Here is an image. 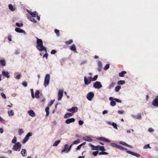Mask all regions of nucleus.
I'll return each instance as SVG.
<instances>
[{"label": "nucleus", "mask_w": 158, "mask_h": 158, "mask_svg": "<svg viewBox=\"0 0 158 158\" xmlns=\"http://www.w3.org/2000/svg\"><path fill=\"white\" fill-rule=\"evenodd\" d=\"M127 72L125 71H122V72L119 73V76L120 77H124L125 76V74H126Z\"/></svg>", "instance_id": "nucleus-24"}, {"label": "nucleus", "mask_w": 158, "mask_h": 158, "mask_svg": "<svg viewBox=\"0 0 158 158\" xmlns=\"http://www.w3.org/2000/svg\"><path fill=\"white\" fill-rule=\"evenodd\" d=\"M98 153V151L93 152V155L94 156H96Z\"/></svg>", "instance_id": "nucleus-51"}, {"label": "nucleus", "mask_w": 158, "mask_h": 158, "mask_svg": "<svg viewBox=\"0 0 158 158\" xmlns=\"http://www.w3.org/2000/svg\"><path fill=\"white\" fill-rule=\"evenodd\" d=\"M87 62V61L86 60H84V61H83L82 62H81V64H80V65H83V64H85V63H86Z\"/></svg>", "instance_id": "nucleus-59"}, {"label": "nucleus", "mask_w": 158, "mask_h": 158, "mask_svg": "<svg viewBox=\"0 0 158 158\" xmlns=\"http://www.w3.org/2000/svg\"><path fill=\"white\" fill-rule=\"evenodd\" d=\"M83 139L84 140L88 141L89 142L92 141L93 140L92 138L88 136H86L84 137L83 138Z\"/></svg>", "instance_id": "nucleus-14"}, {"label": "nucleus", "mask_w": 158, "mask_h": 158, "mask_svg": "<svg viewBox=\"0 0 158 158\" xmlns=\"http://www.w3.org/2000/svg\"><path fill=\"white\" fill-rule=\"evenodd\" d=\"M116 103L115 101H113L110 102V104L112 106H114L116 105Z\"/></svg>", "instance_id": "nucleus-39"}, {"label": "nucleus", "mask_w": 158, "mask_h": 158, "mask_svg": "<svg viewBox=\"0 0 158 158\" xmlns=\"http://www.w3.org/2000/svg\"><path fill=\"white\" fill-rule=\"evenodd\" d=\"M15 31L17 32L23 33L24 34L26 33L25 31L23 30L18 27H16L15 29Z\"/></svg>", "instance_id": "nucleus-13"}, {"label": "nucleus", "mask_w": 158, "mask_h": 158, "mask_svg": "<svg viewBox=\"0 0 158 158\" xmlns=\"http://www.w3.org/2000/svg\"><path fill=\"white\" fill-rule=\"evenodd\" d=\"M56 52V50H52L51 52V54H54Z\"/></svg>", "instance_id": "nucleus-56"}, {"label": "nucleus", "mask_w": 158, "mask_h": 158, "mask_svg": "<svg viewBox=\"0 0 158 158\" xmlns=\"http://www.w3.org/2000/svg\"><path fill=\"white\" fill-rule=\"evenodd\" d=\"M19 134V135L23 134V130L22 129H19L18 131Z\"/></svg>", "instance_id": "nucleus-49"}, {"label": "nucleus", "mask_w": 158, "mask_h": 158, "mask_svg": "<svg viewBox=\"0 0 158 158\" xmlns=\"http://www.w3.org/2000/svg\"><path fill=\"white\" fill-rule=\"evenodd\" d=\"M17 141L16 138L15 137L14 139L12 140V143H15Z\"/></svg>", "instance_id": "nucleus-50"}, {"label": "nucleus", "mask_w": 158, "mask_h": 158, "mask_svg": "<svg viewBox=\"0 0 158 158\" xmlns=\"http://www.w3.org/2000/svg\"><path fill=\"white\" fill-rule=\"evenodd\" d=\"M114 100L116 101L117 102L121 103L122 102V101L121 100H120L117 98H114Z\"/></svg>", "instance_id": "nucleus-54"}, {"label": "nucleus", "mask_w": 158, "mask_h": 158, "mask_svg": "<svg viewBox=\"0 0 158 158\" xmlns=\"http://www.w3.org/2000/svg\"><path fill=\"white\" fill-rule=\"evenodd\" d=\"M93 86L95 88L99 89L102 87V85L100 82L97 81L94 83Z\"/></svg>", "instance_id": "nucleus-4"}, {"label": "nucleus", "mask_w": 158, "mask_h": 158, "mask_svg": "<svg viewBox=\"0 0 158 158\" xmlns=\"http://www.w3.org/2000/svg\"><path fill=\"white\" fill-rule=\"evenodd\" d=\"M54 31L58 36H60L59 31L58 30L56 29Z\"/></svg>", "instance_id": "nucleus-40"}, {"label": "nucleus", "mask_w": 158, "mask_h": 158, "mask_svg": "<svg viewBox=\"0 0 158 158\" xmlns=\"http://www.w3.org/2000/svg\"><path fill=\"white\" fill-rule=\"evenodd\" d=\"M98 67H102V64L101 61H98Z\"/></svg>", "instance_id": "nucleus-44"}, {"label": "nucleus", "mask_w": 158, "mask_h": 158, "mask_svg": "<svg viewBox=\"0 0 158 158\" xmlns=\"http://www.w3.org/2000/svg\"><path fill=\"white\" fill-rule=\"evenodd\" d=\"M11 37L12 36L11 35H9L8 36V40L10 41H12Z\"/></svg>", "instance_id": "nucleus-63"}, {"label": "nucleus", "mask_w": 158, "mask_h": 158, "mask_svg": "<svg viewBox=\"0 0 158 158\" xmlns=\"http://www.w3.org/2000/svg\"><path fill=\"white\" fill-rule=\"evenodd\" d=\"M16 25L17 26L19 27H22L23 26V24L22 23H21L20 24L18 23H16Z\"/></svg>", "instance_id": "nucleus-42"}, {"label": "nucleus", "mask_w": 158, "mask_h": 158, "mask_svg": "<svg viewBox=\"0 0 158 158\" xmlns=\"http://www.w3.org/2000/svg\"><path fill=\"white\" fill-rule=\"evenodd\" d=\"M69 149V145L67 144H66L65 145L64 148V149H63L62 151V152H64L66 151H68V149Z\"/></svg>", "instance_id": "nucleus-25"}, {"label": "nucleus", "mask_w": 158, "mask_h": 158, "mask_svg": "<svg viewBox=\"0 0 158 158\" xmlns=\"http://www.w3.org/2000/svg\"><path fill=\"white\" fill-rule=\"evenodd\" d=\"M28 19L33 22L36 23V20L32 17H28Z\"/></svg>", "instance_id": "nucleus-27"}, {"label": "nucleus", "mask_w": 158, "mask_h": 158, "mask_svg": "<svg viewBox=\"0 0 158 158\" xmlns=\"http://www.w3.org/2000/svg\"><path fill=\"white\" fill-rule=\"evenodd\" d=\"M97 139L100 140H102L106 142H110V141L108 139L104 137H100L97 138Z\"/></svg>", "instance_id": "nucleus-11"}, {"label": "nucleus", "mask_w": 158, "mask_h": 158, "mask_svg": "<svg viewBox=\"0 0 158 158\" xmlns=\"http://www.w3.org/2000/svg\"><path fill=\"white\" fill-rule=\"evenodd\" d=\"M80 139H78L74 141L73 143V144H77L80 142Z\"/></svg>", "instance_id": "nucleus-45"}, {"label": "nucleus", "mask_w": 158, "mask_h": 158, "mask_svg": "<svg viewBox=\"0 0 158 158\" xmlns=\"http://www.w3.org/2000/svg\"><path fill=\"white\" fill-rule=\"evenodd\" d=\"M73 42V40H70L69 41H67L65 42V43L67 45H69L71 44Z\"/></svg>", "instance_id": "nucleus-33"}, {"label": "nucleus", "mask_w": 158, "mask_h": 158, "mask_svg": "<svg viewBox=\"0 0 158 158\" xmlns=\"http://www.w3.org/2000/svg\"><path fill=\"white\" fill-rule=\"evenodd\" d=\"M99 149L102 151H105L106 150L105 148H104V146H99Z\"/></svg>", "instance_id": "nucleus-36"}, {"label": "nucleus", "mask_w": 158, "mask_h": 158, "mask_svg": "<svg viewBox=\"0 0 158 158\" xmlns=\"http://www.w3.org/2000/svg\"><path fill=\"white\" fill-rule=\"evenodd\" d=\"M115 84V83L114 82H112L109 85L108 88L109 89H110L113 88Z\"/></svg>", "instance_id": "nucleus-30"}, {"label": "nucleus", "mask_w": 158, "mask_h": 158, "mask_svg": "<svg viewBox=\"0 0 158 158\" xmlns=\"http://www.w3.org/2000/svg\"><path fill=\"white\" fill-rule=\"evenodd\" d=\"M150 148H151L150 147L149 144H146L143 147V148L145 149Z\"/></svg>", "instance_id": "nucleus-47"}, {"label": "nucleus", "mask_w": 158, "mask_h": 158, "mask_svg": "<svg viewBox=\"0 0 158 158\" xmlns=\"http://www.w3.org/2000/svg\"><path fill=\"white\" fill-rule=\"evenodd\" d=\"M8 114L9 116H13L14 115V112L12 110H11L8 111Z\"/></svg>", "instance_id": "nucleus-32"}, {"label": "nucleus", "mask_w": 158, "mask_h": 158, "mask_svg": "<svg viewBox=\"0 0 158 158\" xmlns=\"http://www.w3.org/2000/svg\"><path fill=\"white\" fill-rule=\"evenodd\" d=\"M21 153L23 156H27V152L26 150L23 149L21 152Z\"/></svg>", "instance_id": "nucleus-22"}, {"label": "nucleus", "mask_w": 158, "mask_h": 158, "mask_svg": "<svg viewBox=\"0 0 158 158\" xmlns=\"http://www.w3.org/2000/svg\"><path fill=\"white\" fill-rule=\"evenodd\" d=\"M154 131V130L152 128H149V129H148V131L149 132H153Z\"/></svg>", "instance_id": "nucleus-64"}, {"label": "nucleus", "mask_w": 158, "mask_h": 158, "mask_svg": "<svg viewBox=\"0 0 158 158\" xmlns=\"http://www.w3.org/2000/svg\"><path fill=\"white\" fill-rule=\"evenodd\" d=\"M127 153L138 157H139L140 156L139 154L133 152H131L130 151H127Z\"/></svg>", "instance_id": "nucleus-12"}, {"label": "nucleus", "mask_w": 158, "mask_h": 158, "mask_svg": "<svg viewBox=\"0 0 158 158\" xmlns=\"http://www.w3.org/2000/svg\"><path fill=\"white\" fill-rule=\"evenodd\" d=\"M60 140H57V141H55L54 142V144H53V146H57L58 145V143H60Z\"/></svg>", "instance_id": "nucleus-38"}, {"label": "nucleus", "mask_w": 158, "mask_h": 158, "mask_svg": "<svg viewBox=\"0 0 158 158\" xmlns=\"http://www.w3.org/2000/svg\"><path fill=\"white\" fill-rule=\"evenodd\" d=\"M98 77V75H95L93 78H91V81H96Z\"/></svg>", "instance_id": "nucleus-41"}, {"label": "nucleus", "mask_w": 158, "mask_h": 158, "mask_svg": "<svg viewBox=\"0 0 158 158\" xmlns=\"http://www.w3.org/2000/svg\"><path fill=\"white\" fill-rule=\"evenodd\" d=\"M1 95L2 96L3 98H4V99L6 98V96L4 94V93H1Z\"/></svg>", "instance_id": "nucleus-58"}, {"label": "nucleus", "mask_w": 158, "mask_h": 158, "mask_svg": "<svg viewBox=\"0 0 158 158\" xmlns=\"http://www.w3.org/2000/svg\"><path fill=\"white\" fill-rule=\"evenodd\" d=\"M108 154V153L105 152H99V155H107Z\"/></svg>", "instance_id": "nucleus-43"}, {"label": "nucleus", "mask_w": 158, "mask_h": 158, "mask_svg": "<svg viewBox=\"0 0 158 158\" xmlns=\"http://www.w3.org/2000/svg\"><path fill=\"white\" fill-rule=\"evenodd\" d=\"M55 101V100H52L50 102V103L49 104L48 106H51L54 103V102Z\"/></svg>", "instance_id": "nucleus-53"}, {"label": "nucleus", "mask_w": 158, "mask_h": 158, "mask_svg": "<svg viewBox=\"0 0 158 158\" xmlns=\"http://www.w3.org/2000/svg\"><path fill=\"white\" fill-rule=\"evenodd\" d=\"M112 125L116 129H118L117 127V125L114 122H113L112 123Z\"/></svg>", "instance_id": "nucleus-46"}, {"label": "nucleus", "mask_w": 158, "mask_h": 158, "mask_svg": "<svg viewBox=\"0 0 158 158\" xmlns=\"http://www.w3.org/2000/svg\"><path fill=\"white\" fill-rule=\"evenodd\" d=\"M63 89H60L58 91V100L59 101L60 100L63 96Z\"/></svg>", "instance_id": "nucleus-8"}, {"label": "nucleus", "mask_w": 158, "mask_h": 158, "mask_svg": "<svg viewBox=\"0 0 158 158\" xmlns=\"http://www.w3.org/2000/svg\"><path fill=\"white\" fill-rule=\"evenodd\" d=\"M78 123L80 125H81L83 124V123H84V122L82 120H80L78 122Z\"/></svg>", "instance_id": "nucleus-57"}, {"label": "nucleus", "mask_w": 158, "mask_h": 158, "mask_svg": "<svg viewBox=\"0 0 158 158\" xmlns=\"http://www.w3.org/2000/svg\"><path fill=\"white\" fill-rule=\"evenodd\" d=\"M75 121V119L73 118H72L67 119L65 121V123L67 124H69L71 123L74 122Z\"/></svg>", "instance_id": "nucleus-15"}, {"label": "nucleus", "mask_w": 158, "mask_h": 158, "mask_svg": "<svg viewBox=\"0 0 158 158\" xmlns=\"http://www.w3.org/2000/svg\"><path fill=\"white\" fill-rule=\"evenodd\" d=\"M92 77H88V78L86 77H84V80L85 84L86 85H88L89 84L91 83V81Z\"/></svg>", "instance_id": "nucleus-5"}, {"label": "nucleus", "mask_w": 158, "mask_h": 158, "mask_svg": "<svg viewBox=\"0 0 158 158\" xmlns=\"http://www.w3.org/2000/svg\"><path fill=\"white\" fill-rule=\"evenodd\" d=\"M2 75L4 77L9 78L10 77V75L9 74V73L7 72H5L3 71L2 72Z\"/></svg>", "instance_id": "nucleus-21"}, {"label": "nucleus", "mask_w": 158, "mask_h": 158, "mask_svg": "<svg viewBox=\"0 0 158 158\" xmlns=\"http://www.w3.org/2000/svg\"><path fill=\"white\" fill-rule=\"evenodd\" d=\"M9 8L11 11H14L15 10V8L13 7L11 4H9L8 6Z\"/></svg>", "instance_id": "nucleus-26"}, {"label": "nucleus", "mask_w": 158, "mask_h": 158, "mask_svg": "<svg viewBox=\"0 0 158 158\" xmlns=\"http://www.w3.org/2000/svg\"><path fill=\"white\" fill-rule=\"evenodd\" d=\"M40 93L39 90H38L36 91L35 94V96L36 98L37 99L40 98Z\"/></svg>", "instance_id": "nucleus-28"}, {"label": "nucleus", "mask_w": 158, "mask_h": 158, "mask_svg": "<svg viewBox=\"0 0 158 158\" xmlns=\"http://www.w3.org/2000/svg\"><path fill=\"white\" fill-rule=\"evenodd\" d=\"M68 111L73 113H75L77 111V107L75 106L71 108L68 109Z\"/></svg>", "instance_id": "nucleus-10"}, {"label": "nucleus", "mask_w": 158, "mask_h": 158, "mask_svg": "<svg viewBox=\"0 0 158 158\" xmlns=\"http://www.w3.org/2000/svg\"><path fill=\"white\" fill-rule=\"evenodd\" d=\"M32 135V133L31 132L28 133L25 137V138L23 139L22 142L24 143H25L27 140L29 139V137Z\"/></svg>", "instance_id": "nucleus-6"}, {"label": "nucleus", "mask_w": 158, "mask_h": 158, "mask_svg": "<svg viewBox=\"0 0 158 158\" xmlns=\"http://www.w3.org/2000/svg\"><path fill=\"white\" fill-rule=\"evenodd\" d=\"M121 87L120 86L118 85L116 86L115 88V91L116 92H117L119 91V90L121 89Z\"/></svg>", "instance_id": "nucleus-37"}, {"label": "nucleus", "mask_w": 158, "mask_h": 158, "mask_svg": "<svg viewBox=\"0 0 158 158\" xmlns=\"http://www.w3.org/2000/svg\"><path fill=\"white\" fill-rule=\"evenodd\" d=\"M125 82L124 80H120L118 81L117 84L118 85H123L125 83Z\"/></svg>", "instance_id": "nucleus-31"}, {"label": "nucleus", "mask_w": 158, "mask_h": 158, "mask_svg": "<svg viewBox=\"0 0 158 158\" xmlns=\"http://www.w3.org/2000/svg\"><path fill=\"white\" fill-rule=\"evenodd\" d=\"M49 108L48 107H47L45 109V111L46 113V116H48L49 114Z\"/></svg>", "instance_id": "nucleus-34"}, {"label": "nucleus", "mask_w": 158, "mask_h": 158, "mask_svg": "<svg viewBox=\"0 0 158 158\" xmlns=\"http://www.w3.org/2000/svg\"><path fill=\"white\" fill-rule=\"evenodd\" d=\"M81 145L80 144V145H79V146H78L77 147V148H76V150L77 151V150H80V149L81 148Z\"/></svg>", "instance_id": "nucleus-60"}, {"label": "nucleus", "mask_w": 158, "mask_h": 158, "mask_svg": "<svg viewBox=\"0 0 158 158\" xmlns=\"http://www.w3.org/2000/svg\"><path fill=\"white\" fill-rule=\"evenodd\" d=\"M116 148L121 150H127V148H124L123 147L117 144Z\"/></svg>", "instance_id": "nucleus-29"}, {"label": "nucleus", "mask_w": 158, "mask_h": 158, "mask_svg": "<svg viewBox=\"0 0 158 158\" xmlns=\"http://www.w3.org/2000/svg\"><path fill=\"white\" fill-rule=\"evenodd\" d=\"M36 48L40 51H42L44 50L47 52L46 48L43 45V42L41 39H39L36 37Z\"/></svg>", "instance_id": "nucleus-1"}, {"label": "nucleus", "mask_w": 158, "mask_h": 158, "mask_svg": "<svg viewBox=\"0 0 158 158\" xmlns=\"http://www.w3.org/2000/svg\"><path fill=\"white\" fill-rule=\"evenodd\" d=\"M0 64L2 66H5L6 65L5 61L4 60H0Z\"/></svg>", "instance_id": "nucleus-35"}, {"label": "nucleus", "mask_w": 158, "mask_h": 158, "mask_svg": "<svg viewBox=\"0 0 158 158\" xmlns=\"http://www.w3.org/2000/svg\"><path fill=\"white\" fill-rule=\"evenodd\" d=\"M110 65L109 64H106V65L105 66L104 68V69L105 70H106L107 69H109V68Z\"/></svg>", "instance_id": "nucleus-48"}, {"label": "nucleus", "mask_w": 158, "mask_h": 158, "mask_svg": "<svg viewBox=\"0 0 158 158\" xmlns=\"http://www.w3.org/2000/svg\"><path fill=\"white\" fill-rule=\"evenodd\" d=\"M117 144L114 143H110V145L112 147H115L116 148V145Z\"/></svg>", "instance_id": "nucleus-55"}, {"label": "nucleus", "mask_w": 158, "mask_h": 158, "mask_svg": "<svg viewBox=\"0 0 158 158\" xmlns=\"http://www.w3.org/2000/svg\"><path fill=\"white\" fill-rule=\"evenodd\" d=\"M119 143L120 144H121L125 146L128 147H129V148H133L132 146L127 144V143H125L124 142L121 141H120Z\"/></svg>", "instance_id": "nucleus-20"}, {"label": "nucleus", "mask_w": 158, "mask_h": 158, "mask_svg": "<svg viewBox=\"0 0 158 158\" xmlns=\"http://www.w3.org/2000/svg\"><path fill=\"white\" fill-rule=\"evenodd\" d=\"M141 118V114H138L137 116V118L138 119H140Z\"/></svg>", "instance_id": "nucleus-61"}, {"label": "nucleus", "mask_w": 158, "mask_h": 158, "mask_svg": "<svg viewBox=\"0 0 158 158\" xmlns=\"http://www.w3.org/2000/svg\"><path fill=\"white\" fill-rule=\"evenodd\" d=\"M73 115V114L72 113H66L65 114L64 117V118H66L72 116Z\"/></svg>", "instance_id": "nucleus-23"}, {"label": "nucleus", "mask_w": 158, "mask_h": 158, "mask_svg": "<svg viewBox=\"0 0 158 158\" xmlns=\"http://www.w3.org/2000/svg\"><path fill=\"white\" fill-rule=\"evenodd\" d=\"M22 85L23 86L25 87H27V83L25 81H24L23 82Z\"/></svg>", "instance_id": "nucleus-52"}, {"label": "nucleus", "mask_w": 158, "mask_h": 158, "mask_svg": "<svg viewBox=\"0 0 158 158\" xmlns=\"http://www.w3.org/2000/svg\"><path fill=\"white\" fill-rule=\"evenodd\" d=\"M28 113L30 116L32 117H34L35 115V113L33 111V110H30L28 111Z\"/></svg>", "instance_id": "nucleus-19"}, {"label": "nucleus", "mask_w": 158, "mask_h": 158, "mask_svg": "<svg viewBox=\"0 0 158 158\" xmlns=\"http://www.w3.org/2000/svg\"><path fill=\"white\" fill-rule=\"evenodd\" d=\"M156 97L152 101V104L155 106L158 107V95H156Z\"/></svg>", "instance_id": "nucleus-9"}, {"label": "nucleus", "mask_w": 158, "mask_h": 158, "mask_svg": "<svg viewBox=\"0 0 158 158\" xmlns=\"http://www.w3.org/2000/svg\"><path fill=\"white\" fill-rule=\"evenodd\" d=\"M48 54L47 53H46L43 56V57L44 58V57H45L46 59H47L48 58Z\"/></svg>", "instance_id": "nucleus-62"}, {"label": "nucleus", "mask_w": 158, "mask_h": 158, "mask_svg": "<svg viewBox=\"0 0 158 158\" xmlns=\"http://www.w3.org/2000/svg\"><path fill=\"white\" fill-rule=\"evenodd\" d=\"M50 80V75L49 74H47L45 78L44 85L46 87L49 84Z\"/></svg>", "instance_id": "nucleus-3"}, {"label": "nucleus", "mask_w": 158, "mask_h": 158, "mask_svg": "<svg viewBox=\"0 0 158 158\" xmlns=\"http://www.w3.org/2000/svg\"><path fill=\"white\" fill-rule=\"evenodd\" d=\"M28 12L31 15V16H30V17H36V15H37V13L35 11L32 12L29 10L28 11Z\"/></svg>", "instance_id": "nucleus-16"}, {"label": "nucleus", "mask_w": 158, "mask_h": 158, "mask_svg": "<svg viewBox=\"0 0 158 158\" xmlns=\"http://www.w3.org/2000/svg\"><path fill=\"white\" fill-rule=\"evenodd\" d=\"M21 144L19 142L16 143L13 146L12 149L15 151H19L21 148Z\"/></svg>", "instance_id": "nucleus-2"}, {"label": "nucleus", "mask_w": 158, "mask_h": 158, "mask_svg": "<svg viewBox=\"0 0 158 158\" xmlns=\"http://www.w3.org/2000/svg\"><path fill=\"white\" fill-rule=\"evenodd\" d=\"M89 146L92 147V150H99V145L95 146L91 144H90Z\"/></svg>", "instance_id": "nucleus-17"}, {"label": "nucleus", "mask_w": 158, "mask_h": 158, "mask_svg": "<svg viewBox=\"0 0 158 158\" xmlns=\"http://www.w3.org/2000/svg\"><path fill=\"white\" fill-rule=\"evenodd\" d=\"M94 96V94L92 92H90L87 94L86 97L89 100L91 101Z\"/></svg>", "instance_id": "nucleus-7"}, {"label": "nucleus", "mask_w": 158, "mask_h": 158, "mask_svg": "<svg viewBox=\"0 0 158 158\" xmlns=\"http://www.w3.org/2000/svg\"><path fill=\"white\" fill-rule=\"evenodd\" d=\"M70 49L71 50L73 51L74 52L76 53L77 51H76V48L75 45L74 44H72L70 47Z\"/></svg>", "instance_id": "nucleus-18"}]
</instances>
